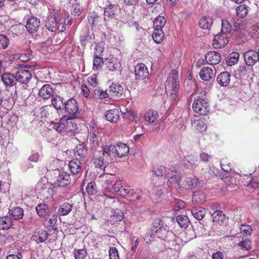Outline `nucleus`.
Listing matches in <instances>:
<instances>
[{
  "mask_svg": "<svg viewBox=\"0 0 259 259\" xmlns=\"http://www.w3.org/2000/svg\"><path fill=\"white\" fill-rule=\"evenodd\" d=\"M76 118H69L65 121L66 133H72L77 127V124L72 121Z\"/></svg>",
  "mask_w": 259,
  "mask_h": 259,
  "instance_id": "45",
  "label": "nucleus"
},
{
  "mask_svg": "<svg viewBox=\"0 0 259 259\" xmlns=\"http://www.w3.org/2000/svg\"><path fill=\"white\" fill-rule=\"evenodd\" d=\"M88 19L89 23L91 25H95V24L97 23L99 21V17L95 12L90 13Z\"/></svg>",
  "mask_w": 259,
  "mask_h": 259,
  "instance_id": "60",
  "label": "nucleus"
},
{
  "mask_svg": "<svg viewBox=\"0 0 259 259\" xmlns=\"http://www.w3.org/2000/svg\"><path fill=\"white\" fill-rule=\"evenodd\" d=\"M112 155L114 157L122 158L126 156L129 152L128 146L124 143H119L114 145L112 148Z\"/></svg>",
  "mask_w": 259,
  "mask_h": 259,
  "instance_id": "10",
  "label": "nucleus"
},
{
  "mask_svg": "<svg viewBox=\"0 0 259 259\" xmlns=\"http://www.w3.org/2000/svg\"><path fill=\"white\" fill-rule=\"evenodd\" d=\"M12 225L11 218L7 216L0 218V230H8Z\"/></svg>",
  "mask_w": 259,
  "mask_h": 259,
  "instance_id": "39",
  "label": "nucleus"
},
{
  "mask_svg": "<svg viewBox=\"0 0 259 259\" xmlns=\"http://www.w3.org/2000/svg\"><path fill=\"white\" fill-rule=\"evenodd\" d=\"M164 34L162 29L154 28V31L152 34V37L154 41L157 44H160L164 37Z\"/></svg>",
  "mask_w": 259,
  "mask_h": 259,
  "instance_id": "42",
  "label": "nucleus"
},
{
  "mask_svg": "<svg viewBox=\"0 0 259 259\" xmlns=\"http://www.w3.org/2000/svg\"><path fill=\"white\" fill-rule=\"evenodd\" d=\"M40 25V21L37 17L31 16L28 18L25 28L30 34H34L37 31Z\"/></svg>",
  "mask_w": 259,
  "mask_h": 259,
  "instance_id": "9",
  "label": "nucleus"
},
{
  "mask_svg": "<svg viewBox=\"0 0 259 259\" xmlns=\"http://www.w3.org/2000/svg\"><path fill=\"white\" fill-rule=\"evenodd\" d=\"M191 211L194 217L198 220H202L205 214V210L199 206L193 207Z\"/></svg>",
  "mask_w": 259,
  "mask_h": 259,
  "instance_id": "33",
  "label": "nucleus"
},
{
  "mask_svg": "<svg viewBox=\"0 0 259 259\" xmlns=\"http://www.w3.org/2000/svg\"><path fill=\"white\" fill-rule=\"evenodd\" d=\"M49 14L46 21V26L52 32H63L66 29L67 23L69 21L66 19L64 11L61 10L49 9Z\"/></svg>",
  "mask_w": 259,
  "mask_h": 259,
  "instance_id": "2",
  "label": "nucleus"
},
{
  "mask_svg": "<svg viewBox=\"0 0 259 259\" xmlns=\"http://www.w3.org/2000/svg\"><path fill=\"white\" fill-rule=\"evenodd\" d=\"M230 81V75L228 72L220 73L217 77V81L221 86H227Z\"/></svg>",
  "mask_w": 259,
  "mask_h": 259,
  "instance_id": "30",
  "label": "nucleus"
},
{
  "mask_svg": "<svg viewBox=\"0 0 259 259\" xmlns=\"http://www.w3.org/2000/svg\"><path fill=\"white\" fill-rule=\"evenodd\" d=\"M120 64L119 62L116 60H114L111 62H109L107 64V67L109 71H114L119 68Z\"/></svg>",
  "mask_w": 259,
  "mask_h": 259,
  "instance_id": "56",
  "label": "nucleus"
},
{
  "mask_svg": "<svg viewBox=\"0 0 259 259\" xmlns=\"http://www.w3.org/2000/svg\"><path fill=\"white\" fill-rule=\"evenodd\" d=\"M109 255L110 259H119L117 250L115 247L110 248Z\"/></svg>",
  "mask_w": 259,
  "mask_h": 259,
  "instance_id": "64",
  "label": "nucleus"
},
{
  "mask_svg": "<svg viewBox=\"0 0 259 259\" xmlns=\"http://www.w3.org/2000/svg\"><path fill=\"white\" fill-rule=\"evenodd\" d=\"M105 118L110 122L116 123L119 119V111L117 109L109 110L105 114Z\"/></svg>",
  "mask_w": 259,
  "mask_h": 259,
  "instance_id": "23",
  "label": "nucleus"
},
{
  "mask_svg": "<svg viewBox=\"0 0 259 259\" xmlns=\"http://www.w3.org/2000/svg\"><path fill=\"white\" fill-rule=\"evenodd\" d=\"M244 59L247 65L253 66L259 60V53L253 50H250L244 53Z\"/></svg>",
  "mask_w": 259,
  "mask_h": 259,
  "instance_id": "11",
  "label": "nucleus"
},
{
  "mask_svg": "<svg viewBox=\"0 0 259 259\" xmlns=\"http://www.w3.org/2000/svg\"><path fill=\"white\" fill-rule=\"evenodd\" d=\"M109 94L102 90L96 89L94 90V97L96 99H103L108 97Z\"/></svg>",
  "mask_w": 259,
  "mask_h": 259,
  "instance_id": "53",
  "label": "nucleus"
},
{
  "mask_svg": "<svg viewBox=\"0 0 259 259\" xmlns=\"http://www.w3.org/2000/svg\"><path fill=\"white\" fill-rule=\"evenodd\" d=\"M110 145L106 144L105 145H103L102 147V155L103 157H105L106 160H109L111 154L110 153Z\"/></svg>",
  "mask_w": 259,
  "mask_h": 259,
  "instance_id": "54",
  "label": "nucleus"
},
{
  "mask_svg": "<svg viewBox=\"0 0 259 259\" xmlns=\"http://www.w3.org/2000/svg\"><path fill=\"white\" fill-rule=\"evenodd\" d=\"M198 184L199 180L196 177H182L180 181V189H191L197 186Z\"/></svg>",
  "mask_w": 259,
  "mask_h": 259,
  "instance_id": "8",
  "label": "nucleus"
},
{
  "mask_svg": "<svg viewBox=\"0 0 259 259\" xmlns=\"http://www.w3.org/2000/svg\"><path fill=\"white\" fill-rule=\"evenodd\" d=\"M87 153V149L83 144L77 145L74 150V155L76 159L82 160Z\"/></svg>",
  "mask_w": 259,
  "mask_h": 259,
  "instance_id": "26",
  "label": "nucleus"
},
{
  "mask_svg": "<svg viewBox=\"0 0 259 259\" xmlns=\"http://www.w3.org/2000/svg\"><path fill=\"white\" fill-rule=\"evenodd\" d=\"M101 151L95 153L93 157V161L95 166L101 169H104L108 162L105 158L101 155Z\"/></svg>",
  "mask_w": 259,
  "mask_h": 259,
  "instance_id": "16",
  "label": "nucleus"
},
{
  "mask_svg": "<svg viewBox=\"0 0 259 259\" xmlns=\"http://www.w3.org/2000/svg\"><path fill=\"white\" fill-rule=\"evenodd\" d=\"M68 119L66 116L62 117L59 122L54 123L53 128L59 133H66L65 121Z\"/></svg>",
  "mask_w": 259,
  "mask_h": 259,
  "instance_id": "32",
  "label": "nucleus"
},
{
  "mask_svg": "<svg viewBox=\"0 0 259 259\" xmlns=\"http://www.w3.org/2000/svg\"><path fill=\"white\" fill-rule=\"evenodd\" d=\"M86 191L89 195H94L98 192V189L94 182L89 183L86 188Z\"/></svg>",
  "mask_w": 259,
  "mask_h": 259,
  "instance_id": "50",
  "label": "nucleus"
},
{
  "mask_svg": "<svg viewBox=\"0 0 259 259\" xmlns=\"http://www.w3.org/2000/svg\"><path fill=\"white\" fill-rule=\"evenodd\" d=\"M16 79L17 81L24 84H27L32 78L31 72L26 67H20L15 73Z\"/></svg>",
  "mask_w": 259,
  "mask_h": 259,
  "instance_id": "6",
  "label": "nucleus"
},
{
  "mask_svg": "<svg viewBox=\"0 0 259 259\" xmlns=\"http://www.w3.org/2000/svg\"><path fill=\"white\" fill-rule=\"evenodd\" d=\"M192 107L195 113L203 116L206 115L209 110L208 103L203 99L196 100Z\"/></svg>",
  "mask_w": 259,
  "mask_h": 259,
  "instance_id": "7",
  "label": "nucleus"
},
{
  "mask_svg": "<svg viewBox=\"0 0 259 259\" xmlns=\"http://www.w3.org/2000/svg\"><path fill=\"white\" fill-rule=\"evenodd\" d=\"M228 43L227 34L221 32L214 36L212 45L215 48H217L224 47Z\"/></svg>",
  "mask_w": 259,
  "mask_h": 259,
  "instance_id": "15",
  "label": "nucleus"
},
{
  "mask_svg": "<svg viewBox=\"0 0 259 259\" xmlns=\"http://www.w3.org/2000/svg\"><path fill=\"white\" fill-rule=\"evenodd\" d=\"M82 11V7L77 3L73 4L71 6V14L75 16H79Z\"/></svg>",
  "mask_w": 259,
  "mask_h": 259,
  "instance_id": "57",
  "label": "nucleus"
},
{
  "mask_svg": "<svg viewBox=\"0 0 259 259\" xmlns=\"http://www.w3.org/2000/svg\"><path fill=\"white\" fill-rule=\"evenodd\" d=\"M166 22V18L161 16H157L153 21L154 28L162 29Z\"/></svg>",
  "mask_w": 259,
  "mask_h": 259,
  "instance_id": "40",
  "label": "nucleus"
},
{
  "mask_svg": "<svg viewBox=\"0 0 259 259\" xmlns=\"http://www.w3.org/2000/svg\"><path fill=\"white\" fill-rule=\"evenodd\" d=\"M124 218L123 213L120 210L116 209L112 211L111 219L113 221L118 222L121 221Z\"/></svg>",
  "mask_w": 259,
  "mask_h": 259,
  "instance_id": "47",
  "label": "nucleus"
},
{
  "mask_svg": "<svg viewBox=\"0 0 259 259\" xmlns=\"http://www.w3.org/2000/svg\"><path fill=\"white\" fill-rule=\"evenodd\" d=\"M239 54L236 52L230 53L226 59V63L228 65L232 66L238 61Z\"/></svg>",
  "mask_w": 259,
  "mask_h": 259,
  "instance_id": "37",
  "label": "nucleus"
},
{
  "mask_svg": "<svg viewBox=\"0 0 259 259\" xmlns=\"http://www.w3.org/2000/svg\"><path fill=\"white\" fill-rule=\"evenodd\" d=\"M213 19L210 17H203L199 21V26L203 29L209 30L213 23Z\"/></svg>",
  "mask_w": 259,
  "mask_h": 259,
  "instance_id": "34",
  "label": "nucleus"
},
{
  "mask_svg": "<svg viewBox=\"0 0 259 259\" xmlns=\"http://www.w3.org/2000/svg\"><path fill=\"white\" fill-rule=\"evenodd\" d=\"M10 217L11 219L19 220L23 217V210L20 207H17L9 211Z\"/></svg>",
  "mask_w": 259,
  "mask_h": 259,
  "instance_id": "31",
  "label": "nucleus"
},
{
  "mask_svg": "<svg viewBox=\"0 0 259 259\" xmlns=\"http://www.w3.org/2000/svg\"><path fill=\"white\" fill-rule=\"evenodd\" d=\"M158 117V113L153 110H149L146 112L144 115L146 121L149 123L154 122Z\"/></svg>",
  "mask_w": 259,
  "mask_h": 259,
  "instance_id": "36",
  "label": "nucleus"
},
{
  "mask_svg": "<svg viewBox=\"0 0 259 259\" xmlns=\"http://www.w3.org/2000/svg\"><path fill=\"white\" fill-rule=\"evenodd\" d=\"M52 110L51 105L45 106L38 109L39 115L41 117H47L49 114V112Z\"/></svg>",
  "mask_w": 259,
  "mask_h": 259,
  "instance_id": "58",
  "label": "nucleus"
},
{
  "mask_svg": "<svg viewBox=\"0 0 259 259\" xmlns=\"http://www.w3.org/2000/svg\"><path fill=\"white\" fill-rule=\"evenodd\" d=\"M87 254V251L84 249H75L74 251L75 259H84Z\"/></svg>",
  "mask_w": 259,
  "mask_h": 259,
  "instance_id": "59",
  "label": "nucleus"
},
{
  "mask_svg": "<svg viewBox=\"0 0 259 259\" xmlns=\"http://www.w3.org/2000/svg\"><path fill=\"white\" fill-rule=\"evenodd\" d=\"M63 108L68 115H64L67 118H81L83 116V111L79 109L77 101L70 98L66 101Z\"/></svg>",
  "mask_w": 259,
  "mask_h": 259,
  "instance_id": "4",
  "label": "nucleus"
},
{
  "mask_svg": "<svg viewBox=\"0 0 259 259\" xmlns=\"http://www.w3.org/2000/svg\"><path fill=\"white\" fill-rule=\"evenodd\" d=\"M176 221L179 226L182 228H186L189 224L188 218L185 215H180L177 217Z\"/></svg>",
  "mask_w": 259,
  "mask_h": 259,
  "instance_id": "44",
  "label": "nucleus"
},
{
  "mask_svg": "<svg viewBox=\"0 0 259 259\" xmlns=\"http://www.w3.org/2000/svg\"><path fill=\"white\" fill-rule=\"evenodd\" d=\"M135 188L125 187L124 190L121 191V196L131 200H134Z\"/></svg>",
  "mask_w": 259,
  "mask_h": 259,
  "instance_id": "43",
  "label": "nucleus"
},
{
  "mask_svg": "<svg viewBox=\"0 0 259 259\" xmlns=\"http://www.w3.org/2000/svg\"><path fill=\"white\" fill-rule=\"evenodd\" d=\"M199 164V161L197 158L192 155H188L186 157L184 161V164L189 168H194Z\"/></svg>",
  "mask_w": 259,
  "mask_h": 259,
  "instance_id": "27",
  "label": "nucleus"
},
{
  "mask_svg": "<svg viewBox=\"0 0 259 259\" xmlns=\"http://www.w3.org/2000/svg\"><path fill=\"white\" fill-rule=\"evenodd\" d=\"M119 10V6L116 4H110L104 9V19H112Z\"/></svg>",
  "mask_w": 259,
  "mask_h": 259,
  "instance_id": "17",
  "label": "nucleus"
},
{
  "mask_svg": "<svg viewBox=\"0 0 259 259\" xmlns=\"http://www.w3.org/2000/svg\"><path fill=\"white\" fill-rule=\"evenodd\" d=\"M135 74L136 79H143L148 76L149 72L145 65L140 63L135 66Z\"/></svg>",
  "mask_w": 259,
  "mask_h": 259,
  "instance_id": "14",
  "label": "nucleus"
},
{
  "mask_svg": "<svg viewBox=\"0 0 259 259\" xmlns=\"http://www.w3.org/2000/svg\"><path fill=\"white\" fill-rule=\"evenodd\" d=\"M232 26L227 20H222L221 33L227 34L231 33Z\"/></svg>",
  "mask_w": 259,
  "mask_h": 259,
  "instance_id": "48",
  "label": "nucleus"
},
{
  "mask_svg": "<svg viewBox=\"0 0 259 259\" xmlns=\"http://www.w3.org/2000/svg\"><path fill=\"white\" fill-rule=\"evenodd\" d=\"M123 92V89L119 84L112 83L108 89L109 96L113 98H119Z\"/></svg>",
  "mask_w": 259,
  "mask_h": 259,
  "instance_id": "18",
  "label": "nucleus"
},
{
  "mask_svg": "<svg viewBox=\"0 0 259 259\" xmlns=\"http://www.w3.org/2000/svg\"><path fill=\"white\" fill-rule=\"evenodd\" d=\"M238 244L241 249H245V250H248L251 248V242L247 237L243 238L242 240L240 241Z\"/></svg>",
  "mask_w": 259,
  "mask_h": 259,
  "instance_id": "52",
  "label": "nucleus"
},
{
  "mask_svg": "<svg viewBox=\"0 0 259 259\" xmlns=\"http://www.w3.org/2000/svg\"><path fill=\"white\" fill-rule=\"evenodd\" d=\"M48 237V233L46 231L40 230L34 233L32 236L33 240L37 243H42L47 240Z\"/></svg>",
  "mask_w": 259,
  "mask_h": 259,
  "instance_id": "28",
  "label": "nucleus"
},
{
  "mask_svg": "<svg viewBox=\"0 0 259 259\" xmlns=\"http://www.w3.org/2000/svg\"><path fill=\"white\" fill-rule=\"evenodd\" d=\"M199 75L202 80L209 81L214 76V74L210 67H204L201 69Z\"/></svg>",
  "mask_w": 259,
  "mask_h": 259,
  "instance_id": "24",
  "label": "nucleus"
},
{
  "mask_svg": "<svg viewBox=\"0 0 259 259\" xmlns=\"http://www.w3.org/2000/svg\"><path fill=\"white\" fill-rule=\"evenodd\" d=\"M81 161L78 159H74L69 162V168L73 175L77 176L81 172L82 170Z\"/></svg>",
  "mask_w": 259,
  "mask_h": 259,
  "instance_id": "19",
  "label": "nucleus"
},
{
  "mask_svg": "<svg viewBox=\"0 0 259 259\" xmlns=\"http://www.w3.org/2000/svg\"><path fill=\"white\" fill-rule=\"evenodd\" d=\"M65 102L64 99L60 96L56 95L52 97V104L57 110L63 109Z\"/></svg>",
  "mask_w": 259,
  "mask_h": 259,
  "instance_id": "25",
  "label": "nucleus"
},
{
  "mask_svg": "<svg viewBox=\"0 0 259 259\" xmlns=\"http://www.w3.org/2000/svg\"><path fill=\"white\" fill-rule=\"evenodd\" d=\"M240 233L237 234V237L240 238L242 234H243L244 237H247L248 236L251 235L252 229L249 225H242L240 227Z\"/></svg>",
  "mask_w": 259,
  "mask_h": 259,
  "instance_id": "38",
  "label": "nucleus"
},
{
  "mask_svg": "<svg viewBox=\"0 0 259 259\" xmlns=\"http://www.w3.org/2000/svg\"><path fill=\"white\" fill-rule=\"evenodd\" d=\"M206 62L210 65H217L221 60V54L216 51H210L208 52L205 57Z\"/></svg>",
  "mask_w": 259,
  "mask_h": 259,
  "instance_id": "13",
  "label": "nucleus"
},
{
  "mask_svg": "<svg viewBox=\"0 0 259 259\" xmlns=\"http://www.w3.org/2000/svg\"><path fill=\"white\" fill-rule=\"evenodd\" d=\"M70 182V175L66 172H62L59 174L57 180V184L60 187H65L67 186Z\"/></svg>",
  "mask_w": 259,
  "mask_h": 259,
  "instance_id": "22",
  "label": "nucleus"
},
{
  "mask_svg": "<svg viewBox=\"0 0 259 259\" xmlns=\"http://www.w3.org/2000/svg\"><path fill=\"white\" fill-rule=\"evenodd\" d=\"M248 10L247 7L245 5L239 6L236 9V14L238 16L243 18L247 14Z\"/></svg>",
  "mask_w": 259,
  "mask_h": 259,
  "instance_id": "51",
  "label": "nucleus"
},
{
  "mask_svg": "<svg viewBox=\"0 0 259 259\" xmlns=\"http://www.w3.org/2000/svg\"><path fill=\"white\" fill-rule=\"evenodd\" d=\"M125 187H123L121 185L120 181H116L113 186L114 191L119 195L121 196V191L124 190Z\"/></svg>",
  "mask_w": 259,
  "mask_h": 259,
  "instance_id": "61",
  "label": "nucleus"
},
{
  "mask_svg": "<svg viewBox=\"0 0 259 259\" xmlns=\"http://www.w3.org/2000/svg\"><path fill=\"white\" fill-rule=\"evenodd\" d=\"M165 88L167 92L169 91L170 100L174 103L177 102L179 99L180 84L178 80V73L176 70L173 69L171 71L166 80Z\"/></svg>",
  "mask_w": 259,
  "mask_h": 259,
  "instance_id": "3",
  "label": "nucleus"
},
{
  "mask_svg": "<svg viewBox=\"0 0 259 259\" xmlns=\"http://www.w3.org/2000/svg\"><path fill=\"white\" fill-rule=\"evenodd\" d=\"M32 52L28 51L26 53L19 54L18 58L22 62H26L30 60L32 58Z\"/></svg>",
  "mask_w": 259,
  "mask_h": 259,
  "instance_id": "55",
  "label": "nucleus"
},
{
  "mask_svg": "<svg viewBox=\"0 0 259 259\" xmlns=\"http://www.w3.org/2000/svg\"><path fill=\"white\" fill-rule=\"evenodd\" d=\"M89 140L92 150L96 149L100 143L101 134L99 128L96 125H90L88 128Z\"/></svg>",
  "mask_w": 259,
  "mask_h": 259,
  "instance_id": "5",
  "label": "nucleus"
},
{
  "mask_svg": "<svg viewBox=\"0 0 259 259\" xmlns=\"http://www.w3.org/2000/svg\"><path fill=\"white\" fill-rule=\"evenodd\" d=\"M103 64V60L101 57H94L93 69L95 71L99 70Z\"/></svg>",
  "mask_w": 259,
  "mask_h": 259,
  "instance_id": "49",
  "label": "nucleus"
},
{
  "mask_svg": "<svg viewBox=\"0 0 259 259\" xmlns=\"http://www.w3.org/2000/svg\"><path fill=\"white\" fill-rule=\"evenodd\" d=\"M166 177L167 178V185L169 187L176 189L179 187L180 189L179 184L181 179L177 171H171L170 174L167 173Z\"/></svg>",
  "mask_w": 259,
  "mask_h": 259,
  "instance_id": "12",
  "label": "nucleus"
},
{
  "mask_svg": "<svg viewBox=\"0 0 259 259\" xmlns=\"http://www.w3.org/2000/svg\"><path fill=\"white\" fill-rule=\"evenodd\" d=\"M53 94V88L49 84L44 85L39 90V95L43 99H48L52 97Z\"/></svg>",
  "mask_w": 259,
  "mask_h": 259,
  "instance_id": "21",
  "label": "nucleus"
},
{
  "mask_svg": "<svg viewBox=\"0 0 259 259\" xmlns=\"http://www.w3.org/2000/svg\"><path fill=\"white\" fill-rule=\"evenodd\" d=\"M153 171L156 176H163L166 172V168L162 165L158 166L154 168Z\"/></svg>",
  "mask_w": 259,
  "mask_h": 259,
  "instance_id": "62",
  "label": "nucleus"
},
{
  "mask_svg": "<svg viewBox=\"0 0 259 259\" xmlns=\"http://www.w3.org/2000/svg\"><path fill=\"white\" fill-rule=\"evenodd\" d=\"M192 125L200 132L205 131L207 128L206 124L201 119L194 120L192 122Z\"/></svg>",
  "mask_w": 259,
  "mask_h": 259,
  "instance_id": "46",
  "label": "nucleus"
},
{
  "mask_svg": "<svg viewBox=\"0 0 259 259\" xmlns=\"http://www.w3.org/2000/svg\"><path fill=\"white\" fill-rule=\"evenodd\" d=\"M37 214L40 217H45L48 213L49 207L46 203H40L35 207Z\"/></svg>",
  "mask_w": 259,
  "mask_h": 259,
  "instance_id": "35",
  "label": "nucleus"
},
{
  "mask_svg": "<svg viewBox=\"0 0 259 259\" xmlns=\"http://www.w3.org/2000/svg\"><path fill=\"white\" fill-rule=\"evenodd\" d=\"M1 79L6 87L14 86L17 82L15 75L10 73L3 74Z\"/></svg>",
  "mask_w": 259,
  "mask_h": 259,
  "instance_id": "20",
  "label": "nucleus"
},
{
  "mask_svg": "<svg viewBox=\"0 0 259 259\" xmlns=\"http://www.w3.org/2000/svg\"><path fill=\"white\" fill-rule=\"evenodd\" d=\"M212 221L214 223L221 224L225 219V215L223 211L221 210H215L211 213Z\"/></svg>",
  "mask_w": 259,
  "mask_h": 259,
  "instance_id": "41",
  "label": "nucleus"
},
{
  "mask_svg": "<svg viewBox=\"0 0 259 259\" xmlns=\"http://www.w3.org/2000/svg\"><path fill=\"white\" fill-rule=\"evenodd\" d=\"M9 43V38L4 34L0 35V49H6Z\"/></svg>",
  "mask_w": 259,
  "mask_h": 259,
  "instance_id": "63",
  "label": "nucleus"
},
{
  "mask_svg": "<svg viewBox=\"0 0 259 259\" xmlns=\"http://www.w3.org/2000/svg\"><path fill=\"white\" fill-rule=\"evenodd\" d=\"M72 204L67 202L63 203L58 208V213L61 216L68 215L72 211Z\"/></svg>",
  "mask_w": 259,
  "mask_h": 259,
  "instance_id": "29",
  "label": "nucleus"
},
{
  "mask_svg": "<svg viewBox=\"0 0 259 259\" xmlns=\"http://www.w3.org/2000/svg\"><path fill=\"white\" fill-rule=\"evenodd\" d=\"M165 218L156 219L153 224L152 232L158 238L164 240L168 244V247L172 248L177 243L178 237L169 230L166 224Z\"/></svg>",
  "mask_w": 259,
  "mask_h": 259,
  "instance_id": "1",
  "label": "nucleus"
}]
</instances>
